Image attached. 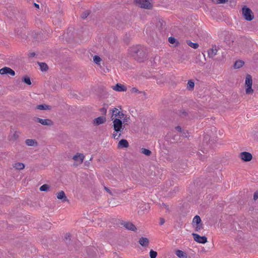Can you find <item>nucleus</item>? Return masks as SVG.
Segmentation results:
<instances>
[{
  "label": "nucleus",
  "instance_id": "nucleus-1",
  "mask_svg": "<svg viewBox=\"0 0 258 258\" xmlns=\"http://www.w3.org/2000/svg\"><path fill=\"white\" fill-rule=\"evenodd\" d=\"M130 55L136 60L141 62L147 58L146 49L140 45L134 46L129 50Z\"/></svg>",
  "mask_w": 258,
  "mask_h": 258
},
{
  "label": "nucleus",
  "instance_id": "nucleus-2",
  "mask_svg": "<svg viewBox=\"0 0 258 258\" xmlns=\"http://www.w3.org/2000/svg\"><path fill=\"white\" fill-rule=\"evenodd\" d=\"M113 128L115 132L121 133L125 128V124L122 120L117 118H112Z\"/></svg>",
  "mask_w": 258,
  "mask_h": 258
},
{
  "label": "nucleus",
  "instance_id": "nucleus-3",
  "mask_svg": "<svg viewBox=\"0 0 258 258\" xmlns=\"http://www.w3.org/2000/svg\"><path fill=\"white\" fill-rule=\"evenodd\" d=\"M242 15L246 21H250L254 18V15L250 8L244 6L242 8Z\"/></svg>",
  "mask_w": 258,
  "mask_h": 258
},
{
  "label": "nucleus",
  "instance_id": "nucleus-4",
  "mask_svg": "<svg viewBox=\"0 0 258 258\" xmlns=\"http://www.w3.org/2000/svg\"><path fill=\"white\" fill-rule=\"evenodd\" d=\"M192 225L195 228V230L196 231H199L203 229V224L202 222L201 219L199 215H196L194 218Z\"/></svg>",
  "mask_w": 258,
  "mask_h": 258
},
{
  "label": "nucleus",
  "instance_id": "nucleus-5",
  "mask_svg": "<svg viewBox=\"0 0 258 258\" xmlns=\"http://www.w3.org/2000/svg\"><path fill=\"white\" fill-rule=\"evenodd\" d=\"M135 1L138 6L141 8L151 9L153 7V5L151 3L152 0H136Z\"/></svg>",
  "mask_w": 258,
  "mask_h": 258
},
{
  "label": "nucleus",
  "instance_id": "nucleus-6",
  "mask_svg": "<svg viewBox=\"0 0 258 258\" xmlns=\"http://www.w3.org/2000/svg\"><path fill=\"white\" fill-rule=\"evenodd\" d=\"M64 241L66 243L68 249L69 250H73L75 248L74 242L72 240V236L70 233H66L64 237Z\"/></svg>",
  "mask_w": 258,
  "mask_h": 258
},
{
  "label": "nucleus",
  "instance_id": "nucleus-7",
  "mask_svg": "<svg viewBox=\"0 0 258 258\" xmlns=\"http://www.w3.org/2000/svg\"><path fill=\"white\" fill-rule=\"evenodd\" d=\"M252 80L250 75H247L245 79L246 93L247 94H251L253 92L252 89Z\"/></svg>",
  "mask_w": 258,
  "mask_h": 258
},
{
  "label": "nucleus",
  "instance_id": "nucleus-8",
  "mask_svg": "<svg viewBox=\"0 0 258 258\" xmlns=\"http://www.w3.org/2000/svg\"><path fill=\"white\" fill-rule=\"evenodd\" d=\"M211 169H213V168H210L209 170L207 180L210 181L211 183L213 181L214 182H217L218 181L217 169L216 168V171H213Z\"/></svg>",
  "mask_w": 258,
  "mask_h": 258
},
{
  "label": "nucleus",
  "instance_id": "nucleus-9",
  "mask_svg": "<svg viewBox=\"0 0 258 258\" xmlns=\"http://www.w3.org/2000/svg\"><path fill=\"white\" fill-rule=\"evenodd\" d=\"M33 119L35 122L40 123L43 125L52 126L53 125V122L50 119H41L35 117Z\"/></svg>",
  "mask_w": 258,
  "mask_h": 258
},
{
  "label": "nucleus",
  "instance_id": "nucleus-10",
  "mask_svg": "<svg viewBox=\"0 0 258 258\" xmlns=\"http://www.w3.org/2000/svg\"><path fill=\"white\" fill-rule=\"evenodd\" d=\"M194 239L196 242L204 244L207 242V238L205 236H200L199 234L193 233L192 234Z\"/></svg>",
  "mask_w": 258,
  "mask_h": 258
},
{
  "label": "nucleus",
  "instance_id": "nucleus-11",
  "mask_svg": "<svg viewBox=\"0 0 258 258\" xmlns=\"http://www.w3.org/2000/svg\"><path fill=\"white\" fill-rule=\"evenodd\" d=\"M0 74L2 75L9 74L12 76H14L15 75V72L10 68L5 67L0 69Z\"/></svg>",
  "mask_w": 258,
  "mask_h": 258
},
{
  "label": "nucleus",
  "instance_id": "nucleus-12",
  "mask_svg": "<svg viewBox=\"0 0 258 258\" xmlns=\"http://www.w3.org/2000/svg\"><path fill=\"white\" fill-rule=\"evenodd\" d=\"M240 158L244 162L250 161L252 158L251 153L247 152H242L240 154Z\"/></svg>",
  "mask_w": 258,
  "mask_h": 258
},
{
  "label": "nucleus",
  "instance_id": "nucleus-13",
  "mask_svg": "<svg viewBox=\"0 0 258 258\" xmlns=\"http://www.w3.org/2000/svg\"><path fill=\"white\" fill-rule=\"evenodd\" d=\"M121 225L124 227L126 229L132 231H136L137 228L136 226L132 222H121Z\"/></svg>",
  "mask_w": 258,
  "mask_h": 258
},
{
  "label": "nucleus",
  "instance_id": "nucleus-14",
  "mask_svg": "<svg viewBox=\"0 0 258 258\" xmlns=\"http://www.w3.org/2000/svg\"><path fill=\"white\" fill-rule=\"evenodd\" d=\"M110 111L112 112V116L111 118H113V116H114L115 117H118L117 118H121L123 117L125 114L122 112V111H120L118 110V109L116 108H113Z\"/></svg>",
  "mask_w": 258,
  "mask_h": 258
},
{
  "label": "nucleus",
  "instance_id": "nucleus-15",
  "mask_svg": "<svg viewBox=\"0 0 258 258\" xmlns=\"http://www.w3.org/2000/svg\"><path fill=\"white\" fill-rule=\"evenodd\" d=\"M138 208L139 210L138 211V213L140 212H144L148 211L150 208L149 205L148 204L145 203L144 202H141L138 204Z\"/></svg>",
  "mask_w": 258,
  "mask_h": 258
},
{
  "label": "nucleus",
  "instance_id": "nucleus-16",
  "mask_svg": "<svg viewBox=\"0 0 258 258\" xmlns=\"http://www.w3.org/2000/svg\"><path fill=\"white\" fill-rule=\"evenodd\" d=\"M106 120L105 116H102L98 117L93 120V123L95 125H99L104 123Z\"/></svg>",
  "mask_w": 258,
  "mask_h": 258
},
{
  "label": "nucleus",
  "instance_id": "nucleus-17",
  "mask_svg": "<svg viewBox=\"0 0 258 258\" xmlns=\"http://www.w3.org/2000/svg\"><path fill=\"white\" fill-rule=\"evenodd\" d=\"M112 89L118 92H124L126 91L127 90L126 87L119 83H117L115 86L112 87Z\"/></svg>",
  "mask_w": 258,
  "mask_h": 258
},
{
  "label": "nucleus",
  "instance_id": "nucleus-18",
  "mask_svg": "<svg viewBox=\"0 0 258 258\" xmlns=\"http://www.w3.org/2000/svg\"><path fill=\"white\" fill-rule=\"evenodd\" d=\"M129 146V144L128 141L125 139H121L118 142L117 148L118 149L120 148H126Z\"/></svg>",
  "mask_w": 258,
  "mask_h": 258
},
{
  "label": "nucleus",
  "instance_id": "nucleus-19",
  "mask_svg": "<svg viewBox=\"0 0 258 258\" xmlns=\"http://www.w3.org/2000/svg\"><path fill=\"white\" fill-rule=\"evenodd\" d=\"M57 198L59 200H61L62 202H66L68 201V199L66 196L64 192L62 190H61L57 192L56 194Z\"/></svg>",
  "mask_w": 258,
  "mask_h": 258
},
{
  "label": "nucleus",
  "instance_id": "nucleus-20",
  "mask_svg": "<svg viewBox=\"0 0 258 258\" xmlns=\"http://www.w3.org/2000/svg\"><path fill=\"white\" fill-rule=\"evenodd\" d=\"M139 243L142 246L146 247L149 245V240L146 237H142L139 240Z\"/></svg>",
  "mask_w": 258,
  "mask_h": 258
},
{
  "label": "nucleus",
  "instance_id": "nucleus-21",
  "mask_svg": "<svg viewBox=\"0 0 258 258\" xmlns=\"http://www.w3.org/2000/svg\"><path fill=\"white\" fill-rule=\"evenodd\" d=\"M84 158V155L81 153H77L75 155L73 159L76 161H79L80 163H82Z\"/></svg>",
  "mask_w": 258,
  "mask_h": 258
},
{
  "label": "nucleus",
  "instance_id": "nucleus-22",
  "mask_svg": "<svg viewBox=\"0 0 258 258\" xmlns=\"http://www.w3.org/2000/svg\"><path fill=\"white\" fill-rule=\"evenodd\" d=\"M87 252L88 255L91 258H96L97 255L96 252L94 250L92 247H88L87 249Z\"/></svg>",
  "mask_w": 258,
  "mask_h": 258
},
{
  "label": "nucleus",
  "instance_id": "nucleus-23",
  "mask_svg": "<svg viewBox=\"0 0 258 258\" xmlns=\"http://www.w3.org/2000/svg\"><path fill=\"white\" fill-rule=\"evenodd\" d=\"M25 143L28 146H37L38 145L37 142L34 139H27L25 141Z\"/></svg>",
  "mask_w": 258,
  "mask_h": 258
},
{
  "label": "nucleus",
  "instance_id": "nucleus-24",
  "mask_svg": "<svg viewBox=\"0 0 258 258\" xmlns=\"http://www.w3.org/2000/svg\"><path fill=\"white\" fill-rule=\"evenodd\" d=\"M175 254L179 258H187V254L184 251H183L181 250H176L175 251Z\"/></svg>",
  "mask_w": 258,
  "mask_h": 258
},
{
  "label": "nucleus",
  "instance_id": "nucleus-25",
  "mask_svg": "<svg viewBox=\"0 0 258 258\" xmlns=\"http://www.w3.org/2000/svg\"><path fill=\"white\" fill-rule=\"evenodd\" d=\"M178 114L181 118H187L188 116V112L184 109H180L178 110Z\"/></svg>",
  "mask_w": 258,
  "mask_h": 258
},
{
  "label": "nucleus",
  "instance_id": "nucleus-26",
  "mask_svg": "<svg viewBox=\"0 0 258 258\" xmlns=\"http://www.w3.org/2000/svg\"><path fill=\"white\" fill-rule=\"evenodd\" d=\"M13 167L17 170H22L25 168V164L20 162L13 164Z\"/></svg>",
  "mask_w": 258,
  "mask_h": 258
},
{
  "label": "nucleus",
  "instance_id": "nucleus-27",
  "mask_svg": "<svg viewBox=\"0 0 258 258\" xmlns=\"http://www.w3.org/2000/svg\"><path fill=\"white\" fill-rule=\"evenodd\" d=\"M36 108L40 110H50L51 109V106L50 105H46L45 104H42L37 105Z\"/></svg>",
  "mask_w": 258,
  "mask_h": 258
},
{
  "label": "nucleus",
  "instance_id": "nucleus-28",
  "mask_svg": "<svg viewBox=\"0 0 258 258\" xmlns=\"http://www.w3.org/2000/svg\"><path fill=\"white\" fill-rule=\"evenodd\" d=\"M244 64V62L243 60H236L233 65V68L235 69H239L241 68Z\"/></svg>",
  "mask_w": 258,
  "mask_h": 258
},
{
  "label": "nucleus",
  "instance_id": "nucleus-29",
  "mask_svg": "<svg viewBox=\"0 0 258 258\" xmlns=\"http://www.w3.org/2000/svg\"><path fill=\"white\" fill-rule=\"evenodd\" d=\"M217 52V49L216 48H211L208 51V56L210 58H213L216 55Z\"/></svg>",
  "mask_w": 258,
  "mask_h": 258
},
{
  "label": "nucleus",
  "instance_id": "nucleus-30",
  "mask_svg": "<svg viewBox=\"0 0 258 258\" xmlns=\"http://www.w3.org/2000/svg\"><path fill=\"white\" fill-rule=\"evenodd\" d=\"M168 41L170 44H174L175 46H177L180 44L179 41L174 37L171 36L169 37Z\"/></svg>",
  "mask_w": 258,
  "mask_h": 258
},
{
  "label": "nucleus",
  "instance_id": "nucleus-31",
  "mask_svg": "<svg viewBox=\"0 0 258 258\" xmlns=\"http://www.w3.org/2000/svg\"><path fill=\"white\" fill-rule=\"evenodd\" d=\"M195 87V83L191 80L188 81L186 88L190 91L193 90Z\"/></svg>",
  "mask_w": 258,
  "mask_h": 258
},
{
  "label": "nucleus",
  "instance_id": "nucleus-32",
  "mask_svg": "<svg viewBox=\"0 0 258 258\" xmlns=\"http://www.w3.org/2000/svg\"><path fill=\"white\" fill-rule=\"evenodd\" d=\"M186 44L190 47L197 49L199 47V45L198 43L192 42L190 40H186Z\"/></svg>",
  "mask_w": 258,
  "mask_h": 258
},
{
  "label": "nucleus",
  "instance_id": "nucleus-33",
  "mask_svg": "<svg viewBox=\"0 0 258 258\" xmlns=\"http://www.w3.org/2000/svg\"><path fill=\"white\" fill-rule=\"evenodd\" d=\"M42 71H46L48 69V66L45 62H38Z\"/></svg>",
  "mask_w": 258,
  "mask_h": 258
},
{
  "label": "nucleus",
  "instance_id": "nucleus-34",
  "mask_svg": "<svg viewBox=\"0 0 258 258\" xmlns=\"http://www.w3.org/2000/svg\"><path fill=\"white\" fill-rule=\"evenodd\" d=\"M22 81L28 85L31 84V82L30 77L27 76H25L22 78Z\"/></svg>",
  "mask_w": 258,
  "mask_h": 258
},
{
  "label": "nucleus",
  "instance_id": "nucleus-35",
  "mask_svg": "<svg viewBox=\"0 0 258 258\" xmlns=\"http://www.w3.org/2000/svg\"><path fill=\"white\" fill-rule=\"evenodd\" d=\"M50 188V186L48 184H44L40 186L39 189L40 191H47L49 190Z\"/></svg>",
  "mask_w": 258,
  "mask_h": 258
},
{
  "label": "nucleus",
  "instance_id": "nucleus-36",
  "mask_svg": "<svg viewBox=\"0 0 258 258\" xmlns=\"http://www.w3.org/2000/svg\"><path fill=\"white\" fill-rule=\"evenodd\" d=\"M141 153L148 156H150L152 153L150 150L145 148H142Z\"/></svg>",
  "mask_w": 258,
  "mask_h": 258
},
{
  "label": "nucleus",
  "instance_id": "nucleus-37",
  "mask_svg": "<svg viewBox=\"0 0 258 258\" xmlns=\"http://www.w3.org/2000/svg\"><path fill=\"white\" fill-rule=\"evenodd\" d=\"M91 11L90 10L85 11L84 12L82 13V14L81 15V17L82 19H85L89 15Z\"/></svg>",
  "mask_w": 258,
  "mask_h": 258
},
{
  "label": "nucleus",
  "instance_id": "nucleus-38",
  "mask_svg": "<svg viewBox=\"0 0 258 258\" xmlns=\"http://www.w3.org/2000/svg\"><path fill=\"white\" fill-rule=\"evenodd\" d=\"M122 119V122H124V124H125V126L128 124V122H130V116H127L126 115H125L124 116Z\"/></svg>",
  "mask_w": 258,
  "mask_h": 258
},
{
  "label": "nucleus",
  "instance_id": "nucleus-39",
  "mask_svg": "<svg viewBox=\"0 0 258 258\" xmlns=\"http://www.w3.org/2000/svg\"><path fill=\"white\" fill-rule=\"evenodd\" d=\"M150 258H156L157 256V252L151 249L149 252Z\"/></svg>",
  "mask_w": 258,
  "mask_h": 258
},
{
  "label": "nucleus",
  "instance_id": "nucleus-40",
  "mask_svg": "<svg viewBox=\"0 0 258 258\" xmlns=\"http://www.w3.org/2000/svg\"><path fill=\"white\" fill-rule=\"evenodd\" d=\"M19 137V134L17 132H15L14 133L13 135L11 136V138L10 139V140H17Z\"/></svg>",
  "mask_w": 258,
  "mask_h": 258
},
{
  "label": "nucleus",
  "instance_id": "nucleus-41",
  "mask_svg": "<svg viewBox=\"0 0 258 258\" xmlns=\"http://www.w3.org/2000/svg\"><path fill=\"white\" fill-rule=\"evenodd\" d=\"M101 59L98 55H95L93 57V60H94V62H95L97 64H98L101 61Z\"/></svg>",
  "mask_w": 258,
  "mask_h": 258
},
{
  "label": "nucleus",
  "instance_id": "nucleus-42",
  "mask_svg": "<svg viewBox=\"0 0 258 258\" xmlns=\"http://www.w3.org/2000/svg\"><path fill=\"white\" fill-rule=\"evenodd\" d=\"M117 133H113L112 134V136H113V137L114 139L115 140H118L119 138L121 136V133H119V135L117 136Z\"/></svg>",
  "mask_w": 258,
  "mask_h": 258
},
{
  "label": "nucleus",
  "instance_id": "nucleus-43",
  "mask_svg": "<svg viewBox=\"0 0 258 258\" xmlns=\"http://www.w3.org/2000/svg\"><path fill=\"white\" fill-rule=\"evenodd\" d=\"M100 111L102 114L106 115L107 112V109L105 107H103L100 109Z\"/></svg>",
  "mask_w": 258,
  "mask_h": 258
},
{
  "label": "nucleus",
  "instance_id": "nucleus-44",
  "mask_svg": "<svg viewBox=\"0 0 258 258\" xmlns=\"http://www.w3.org/2000/svg\"><path fill=\"white\" fill-rule=\"evenodd\" d=\"M161 206L165 208L166 209L167 211H168V212L170 211L169 206L167 205L166 204L162 203L161 204Z\"/></svg>",
  "mask_w": 258,
  "mask_h": 258
},
{
  "label": "nucleus",
  "instance_id": "nucleus-45",
  "mask_svg": "<svg viewBox=\"0 0 258 258\" xmlns=\"http://www.w3.org/2000/svg\"><path fill=\"white\" fill-rule=\"evenodd\" d=\"M197 155L198 156L199 159L200 160H202L203 159H204L205 158V156L204 155H203L200 152H198L197 153Z\"/></svg>",
  "mask_w": 258,
  "mask_h": 258
},
{
  "label": "nucleus",
  "instance_id": "nucleus-46",
  "mask_svg": "<svg viewBox=\"0 0 258 258\" xmlns=\"http://www.w3.org/2000/svg\"><path fill=\"white\" fill-rule=\"evenodd\" d=\"M258 199V190L254 192L253 194V200H256Z\"/></svg>",
  "mask_w": 258,
  "mask_h": 258
},
{
  "label": "nucleus",
  "instance_id": "nucleus-47",
  "mask_svg": "<svg viewBox=\"0 0 258 258\" xmlns=\"http://www.w3.org/2000/svg\"><path fill=\"white\" fill-rule=\"evenodd\" d=\"M227 2H229L230 5L232 6H235L236 5V2L234 0H229Z\"/></svg>",
  "mask_w": 258,
  "mask_h": 258
},
{
  "label": "nucleus",
  "instance_id": "nucleus-48",
  "mask_svg": "<svg viewBox=\"0 0 258 258\" xmlns=\"http://www.w3.org/2000/svg\"><path fill=\"white\" fill-rule=\"evenodd\" d=\"M132 93H139L138 89L135 87L132 88L131 89Z\"/></svg>",
  "mask_w": 258,
  "mask_h": 258
},
{
  "label": "nucleus",
  "instance_id": "nucleus-49",
  "mask_svg": "<svg viewBox=\"0 0 258 258\" xmlns=\"http://www.w3.org/2000/svg\"><path fill=\"white\" fill-rule=\"evenodd\" d=\"M201 151L204 154H207L208 152V148L204 147Z\"/></svg>",
  "mask_w": 258,
  "mask_h": 258
},
{
  "label": "nucleus",
  "instance_id": "nucleus-50",
  "mask_svg": "<svg viewBox=\"0 0 258 258\" xmlns=\"http://www.w3.org/2000/svg\"><path fill=\"white\" fill-rule=\"evenodd\" d=\"M36 55V53L34 52H30L28 54L29 57H34Z\"/></svg>",
  "mask_w": 258,
  "mask_h": 258
},
{
  "label": "nucleus",
  "instance_id": "nucleus-51",
  "mask_svg": "<svg viewBox=\"0 0 258 258\" xmlns=\"http://www.w3.org/2000/svg\"><path fill=\"white\" fill-rule=\"evenodd\" d=\"M165 223V220L164 218H160V225H163L164 223Z\"/></svg>",
  "mask_w": 258,
  "mask_h": 258
},
{
  "label": "nucleus",
  "instance_id": "nucleus-52",
  "mask_svg": "<svg viewBox=\"0 0 258 258\" xmlns=\"http://www.w3.org/2000/svg\"><path fill=\"white\" fill-rule=\"evenodd\" d=\"M175 129L176 131H177L179 132H182V128L180 126L178 125V126H176Z\"/></svg>",
  "mask_w": 258,
  "mask_h": 258
},
{
  "label": "nucleus",
  "instance_id": "nucleus-53",
  "mask_svg": "<svg viewBox=\"0 0 258 258\" xmlns=\"http://www.w3.org/2000/svg\"><path fill=\"white\" fill-rule=\"evenodd\" d=\"M32 2H33V4H34V7H35V8H37V9H39V5H38V4H36L35 3H34V0H32Z\"/></svg>",
  "mask_w": 258,
  "mask_h": 258
},
{
  "label": "nucleus",
  "instance_id": "nucleus-54",
  "mask_svg": "<svg viewBox=\"0 0 258 258\" xmlns=\"http://www.w3.org/2000/svg\"><path fill=\"white\" fill-rule=\"evenodd\" d=\"M188 133V132L187 131H186V132H183L182 133V136L184 137H187V136H186V134Z\"/></svg>",
  "mask_w": 258,
  "mask_h": 258
},
{
  "label": "nucleus",
  "instance_id": "nucleus-55",
  "mask_svg": "<svg viewBox=\"0 0 258 258\" xmlns=\"http://www.w3.org/2000/svg\"><path fill=\"white\" fill-rule=\"evenodd\" d=\"M105 190H106L107 192H109V193H110V192H111L110 190L108 188H107L106 187H105Z\"/></svg>",
  "mask_w": 258,
  "mask_h": 258
},
{
  "label": "nucleus",
  "instance_id": "nucleus-56",
  "mask_svg": "<svg viewBox=\"0 0 258 258\" xmlns=\"http://www.w3.org/2000/svg\"><path fill=\"white\" fill-rule=\"evenodd\" d=\"M163 82H164V81H158L157 80V83H158V84L163 83Z\"/></svg>",
  "mask_w": 258,
  "mask_h": 258
},
{
  "label": "nucleus",
  "instance_id": "nucleus-57",
  "mask_svg": "<svg viewBox=\"0 0 258 258\" xmlns=\"http://www.w3.org/2000/svg\"><path fill=\"white\" fill-rule=\"evenodd\" d=\"M41 258H49L48 256H42Z\"/></svg>",
  "mask_w": 258,
  "mask_h": 258
},
{
  "label": "nucleus",
  "instance_id": "nucleus-58",
  "mask_svg": "<svg viewBox=\"0 0 258 258\" xmlns=\"http://www.w3.org/2000/svg\"><path fill=\"white\" fill-rule=\"evenodd\" d=\"M204 138H205V140H207L209 138V137H208V136H207V137H206V136H205Z\"/></svg>",
  "mask_w": 258,
  "mask_h": 258
},
{
  "label": "nucleus",
  "instance_id": "nucleus-59",
  "mask_svg": "<svg viewBox=\"0 0 258 258\" xmlns=\"http://www.w3.org/2000/svg\"><path fill=\"white\" fill-rule=\"evenodd\" d=\"M2 253L1 252V251H0V258H2Z\"/></svg>",
  "mask_w": 258,
  "mask_h": 258
},
{
  "label": "nucleus",
  "instance_id": "nucleus-60",
  "mask_svg": "<svg viewBox=\"0 0 258 258\" xmlns=\"http://www.w3.org/2000/svg\"><path fill=\"white\" fill-rule=\"evenodd\" d=\"M206 146H207V148H208V146H209V147H210V146H209V145L207 143V145Z\"/></svg>",
  "mask_w": 258,
  "mask_h": 258
},
{
  "label": "nucleus",
  "instance_id": "nucleus-61",
  "mask_svg": "<svg viewBox=\"0 0 258 258\" xmlns=\"http://www.w3.org/2000/svg\"><path fill=\"white\" fill-rule=\"evenodd\" d=\"M209 140H210V139H209ZM211 141H209V143H210V144L211 143Z\"/></svg>",
  "mask_w": 258,
  "mask_h": 258
}]
</instances>
